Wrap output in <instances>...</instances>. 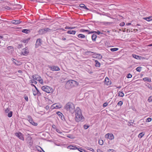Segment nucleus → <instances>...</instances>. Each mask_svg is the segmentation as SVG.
Returning <instances> with one entry per match:
<instances>
[{"label":"nucleus","mask_w":152,"mask_h":152,"mask_svg":"<svg viewBox=\"0 0 152 152\" xmlns=\"http://www.w3.org/2000/svg\"><path fill=\"white\" fill-rule=\"evenodd\" d=\"M52 31V29L48 28H45L39 30L38 32L40 34L42 35L46 34L47 32H51Z\"/></svg>","instance_id":"1"},{"label":"nucleus","mask_w":152,"mask_h":152,"mask_svg":"<svg viewBox=\"0 0 152 152\" xmlns=\"http://www.w3.org/2000/svg\"><path fill=\"white\" fill-rule=\"evenodd\" d=\"M41 89L42 91L48 93L52 92L53 91V89L52 88L47 86L42 87Z\"/></svg>","instance_id":"2"},{"label":"nucleus","mask_w":152,"mask_h":152,"mask_svg":"<svg viewBox=\"0 0 152 152\" xmlns=\"http://www.w3.org/2000/svg\"><path fill=\"white\" fill-rule=\"evenodd\" d=\"M65 108L67 111L73 113L75 111V107L74 105H66Z\"/></svg>","instance_id":"3"},{"label":"nucleus","mask_w":152,"mask_h":152,"mask_svg":"<svg viewBox=\"0 0 152 152\" xmlns=\"http://www.w3.org/2000/svg\"><path fill=\"white\" fill-rule=\"evenodd\" d=\"M75 119L77 122L83 121L84 120V118L83 115L82 114H81L75 116Z\"/></svg>","instance_id":"4"},{"label":"nucleus","mask_w":152,"mask_h":152,"mask_svg":"<svg viewBox=\"0 0 152 152\" xmlns=\"http://www.w3.org/2000/svg\"><path fill=\"white\" fill-rule=\"evenodd\" d=\"M15 135L18 137L20 140L24 141V135L20 132H18L15 133Z\"/></svg>","instance_id":"5"},{"label":"nucleus","mask_w":152,"mask_h":152,"mask_svg":"<svg viewBox=\"0 0 152 152\" xmlns=\"http://www.w3.org/2000/svg\"><path fill=\"white\" fill-rule=\"evenodd\" d=\"M27 118L28 120L31 124L35 126L37 125V124L36 123L34 122L31 117L30 116L28 115Z\"/></svg>","instance_id":"6"},{"label":"nucleus","mask_w":152,"mask_h":152,"mask_svg":"<svg viewBox=\"0 0 152 152\" xmlns=\"http://www.w3.org/2000/svg\"><path fill=\"white\" fill-rule=\"evenodd\" d=\"M67 83L68 84H69L70 85L71 87H72L74 86V85L75 84L77 85L78 83L75 80H71L68 81Z\"/></svg>","instance_id":"7"},{"label":"nucleus","mask_w":152,"mask_h":152,"mask_svg":"<svg viewBox=\"0 0 152 152\" xmlns=\"http://www.w3.org/2000/svg\"><path fill=\"white\" fill-rule=\"evenodd\" d=\"M105 138H108L110 140H113L114 138V135L112 133H107L105 135Z\"/></svg>","instance_id":"8"},{"label":"nucleus","mask_w":152,"mask_h":152,"mask_svg":"<svg viewBox=\"0 0 152 152\" xmlns=\"http://www.w3.org/2000/svg\"><path fill=\"white\" fill-rule=\"evenodd\" d=\"M74 112H75V116L82 114L81 110L79 107H77L76 110H75Z\"/></svg>","instance_id":"9"},{"label":"nucleus","mask_w":152,"mask_h":152,"mask_svg":"<svg viewBox=\"0 0 152 152\" xmlns=\"http://www.w3.org/2000/svg\"><path fill=\"white\" fill-rule=\"evenodd\" d=\"M48 67L52 71H58L60 70L59 68L57 66H50Z\"/></svg>","instance_id":"10"},{"label":"nucleus","mask_w":152,"mask_h":152,"mask_svg":"<svg viewBox=\"0 0 152 152\" xmlns=\"http://www.w3.org/2000/svg\"><path fill=\"white\" fill-rule=\"evenodd\" d=\"M21 52L22 53L23 55H27L28 53V51L26 47L23 49L22 50Z\"/></svg>","instance_id":"11"},{"label":"nucleus","mask_w":152,"mask_h":152,"mask_svg":"<svg viewBox=\"0 0 152 152\" xmlns=\"http://www.w3.org/2000/svg\"><path fill=\"white\" fill-rule=\"evenodd\" d=\"M41 44V39L39 38L37 39L36 43L35 44V46L36 48L37 47L39 46Z\"/></svg>","instance_id":"12"},{"label":"nucleus","mask_w":152,"mask_h":152,"mask_svg":"<svg viewBox=\"0 0 152 152\" xmlns=\"http://www.w3.org/2000/svg\"><path fill=\"white\" fill-rule=\"evenodd\" d=\"M34 80H36L38 81L39 79L41 78V77L37 75H34L32 76Z\"/></svg>","instance_id":"13"},{"label":"nucleus","mask_w":152,"mask_h":152,"mask_svg":"<svg viewBox=\"0 0 152 152\" xmlns=\"http://www.w3.org/2000/svg\"><path fill=\"white\" fill-rule=\"evenodd\" d=\"M67 148L70 150H76L77 149V147L73 145H70L68 146Z\"/></svg>","instance_id":"14"},{"label":"nucleus","mask_w":152,"mask_h":152,"mask_svg":"<svg viewBox=\"0 0 152 152\" xmlns=\"http://www.w3.org/2000/svg\"><path fill=\"white\" fill-rule=\"evenodd\" d=\"M56 114L62 120H63V119L64 118V115L61 112L59 111L57 112Z\"/></svg>","instance_id":"15"},{"label":"nucleus","mask_w":152,"mask_h":152,"mask_svg":"<svg viewBox=\"0 0 152 152\" xmlns=\"http://www.w3.org/2000/svg\"><path fill=\"white\" fill-rule=\"evenodd\" d=\"M21 21L18 20H14L12 21V23L14 24H18L20 23Z\"/></svg>","instance_id":"16"},{"label":"nucleus","mask_w":152,"mask_h":152,"mask_svg":"<svg viewBox=\"0 0 152 152\" xmlns=\"http://www.w3.org/2000/svg\"><path fill=\"white\" fill-rule=\"evenodd\" d=\"M62 107L61 105H56V106L54 107L53 106V105H52L51 107V109H59Z\"/></svg>","instance_id":"17"},{"label":"nucleus","mask_w":152,"mask_h":152,"mask_svg":"<svg viewBox=\"0 0 152 152\" xmlns=\"http://www.w3.org/2000/svg\"><path fill=\"white\" fill-rule=\"evenodd\" d=\"M143 19L148 21H150L152 20V16H149L148 17L143 18Z\"/></svg>","instance_id":"18"},{"label":"nucleus","mask_w":152,"mask_h":152,"mask_svg":"<svg viewBox=\"0 0 152 152\" xmlns=\"http://www.w3.org/2000/svg\"><path fill=\"white\" fill-rule=\"evenodd\" d=\"M132 57L137 59H140L141 56L137 55L135 54H133L132 55Z\"/></svg>","instance_id":"19"},{"label":"nucleus","mask_w":152,"mask_h":152,"mask_svg":"<svg viewBox=\"0 0 152 152\" xmlns=\"http://www.w3.org/2000/svg\"><path fill=\"white\" fill-rule=\"evenodd\" d=\"M76 31L73 30H69L67 31V34L74 35L76 33Z\"/></svg>","instance_id":"20"},{"label":"nucleus","mask_w":152,"mask_h":152,"mask_svg":"<svg viewBox=\"0 0 152 152\" xmlns=\"http://www.w3.org/2000/svg\"><path fill=\"white\" fill-rule=\"evenodd\" d=\"M80 7L83 9H85L87 10H89V9H88L87 7L83 4H80Z\"/></svg>","instance_id":"21"},{"label":"nucleus","mask_w":152,"mask_h":152,"mask_svg":"<svg viewBox=\"0 0 152 152\" xmlns=\"http://www.w3.org/2000/svg\"><path fill=\"white\" fill-rule=\"evenodd\" d=\"M97 37V36L96 34H93L91 36L92 39L93 41H95L96 40V39Z\"/></svg>","instance_id":"22"},{"label":"nucleus","mask_w":152,"mask_h":152,"mask_svg":"<svg viewBox=\"0 0 152 152\" xmlns=\"http://www.w3.org/2000/svg\"><path fill=\"white\" fill-rule=\"evenodd\" d=\"M10 107H11L9 106L6 109H5L4 111L5 113H9L10 112Z\"/></svg>","instance_id":"23"},{"label":"nucleus","mask_w":152,"mask_h":152,"mask_svg":"<svg viewBox=\"0 0 152 152\" xmlns=\"http://www.w3.org/2000/svg\"><path fill=\"white\" fill-rule=\"evenodd\" d=\"M45 100L46 102H47V103L48 104H51L53 103L52 101L48 98H45Z\"/></svg>","instance_id":"24"},{"label":"nucleus","mask_w":152,"mask_h":152,"mask_svg":"<svg viewBox=\"0 0 152 152\" xmlns=\"http://www.w3.org/2000/svg\"><path fill=\"white\" fill-rule=\"evenodd\" d=\"M143 80L144 81H147V82H150L151 81V79L148 77H145L143 78Z\"/></svg>","instance_id":"25"},{"label":"nucleus","mask_w":152,"mask_h":152,"mask_svg":"<svg viewBox=\"0 0 152 152\" xmlns=\"http://www.w3.org/2000/svg\"><path fill=\"white\" fill-rule=\"evenodd\" d=\"M95 66L96 67H99L100 66V64L99 62L98 61L96 60L95 61Z\"/></svg>","instance_id":"26"},{"label":"nucleus","mask_w":152,"mask_h":152,"mask_svg":"<svg viewBox=\"0 0 152 152\" xmlns=\"http://www.w3.org/2000/svg\"><path fill=\"white\" fill-rule=\"evenodd\" d=\"M22 32L26 34H28L30 32V31L27 29H23L22 31Z\"/></svg>","instance_id":"27"},{"label":"nucleus","mask_w":152,"mask_h":152,"mask_svg":"<svg viewBox=\"0 0 152 152\" xmlns=\"http://www.w3.org/2000/svg\"><path fill=\"white\" fill-rule=\"evenodd\" d=\"M78 37L79 38L83 39L85 38V36L84 34H79L78 35Z\"/></svg>","instance_id":"28"},{"label":"nucleus","mask_w":152,"mask_h":152,"mask_svg":"<svg viewBox=\"0 0 152 152\" xmlns=\"http://www.w3.org/2000/svg\"><path fill=\"white\" fill-rule=\"evenodd\" d=\"M7 113V116L8 117L10 118L12 117V111H10V112Z\"/></svg>","instance_id":"29"},{"label":"nucleus","mask_w":152,"mask_h":152,"mask_svg":"<svg viewBox=\"0 0 152 152\" xmlns=\"http://www.w3.org/2000/svg\"><path fill=\"white\" fill-rule=\"evenodd\" d=\"M118 96L120 97H122L124 96V94L122 91H119L118 92Z\"/></svg>","instance_id":"30"},{"label":"nucleus","mask_w":152,"mask_h":152,"mask_svg":"<svg viewBox=\"0 0 152 152\" xmlns=\"http://www.w3.org/2000/svg\"><path fill=\"white\" fill-rule=\"evenodd\" d=\"M44 107L47 110H49V111H51L52 110L51 109V108L50 109H49V107L48 106V105H47L45 106H44Z\"/></svg>","instance_id":"31"},{"label":"nucleus","mask_w":152,"mask_h":152,"mask_svg":"<svg viewBox=\"0 0 152 152\" xmlns=\"http://www.w3.org/2000/svg\"><path fill=\"white\" fill-rule=\"evenodd\" d=\"M145 134L143 132H142L140 133L138 135V137L139 138H142L144 135Z\"/></svg>","instance_id":"32"},{"label":"nucleus","mask_w":152,"mask_h":152,"mask_svg":"<svg viewBox=\"0 0 152 152\" xmlns=\"http://www.w3.org/2000/svg\"><path fill=\"white\" fill-rule=\"evenodd\" d=\"M93 53L92 52L88 51H86L85 52V55H89L91 54V53Z\"/></svg>","instance_id":"33"},{"label":"nucleus","mask_w":152,"mask_h":152,"mask_svg":"<svg viewBox=\"0 0 152 152\" xmlns=\"http://www.w3.org/2000/svg\"><path fill=\"white\" fill-rule=\"evenodd\" d=\"M37 94L38 96H40L41 95V93L39 91L37 88H36Z\"/></svg>","instance_id":"34"},{"label":"nucleus","mask_w":152,"mask_h":152,"mask_svg":"<svg viewBox=\"0 0 152 152\" xmlns=\"http://www.w3.org/2000/svg\"><path fill=\"white\" fill-rule=\"evenodd\" d=\"M118 48H111L110 50L111 51L114 52L118 50Z\"/></svg>","instance_id":"35"},{"label":"nucleus","mask_w":152,"mask_h":152,"mask_svg":"<svg viewBox=\"0 0 152 152\" xmlns=\"http://www.w3.org/2000/svg\"><path fill=\"white\" fill-rule=\"evenodd\" d=\"M78 150L80 152H87L86 150L82 149L81 148H77Z\"/></svg>","instance_id":"36"},{"label":"nucleus","mask_w":152,"mask_h":152,"mask_svg":"<svg viewBox=\"0 0 152 152\" xmlns=\"http://www.w3.org/2000/svg\"><path fill=\"white\" fill-rule=\"evenodd\" d=\"M145 86H147L148 88L149 89L152 90V88L151 87V86L150 84H149L148 83L147 84L145 85Z\"/></svg>","instance_id":"37"},{"label":"nucleus","mask_w":152,"mask_h":152,"mask_svg":"<svg viewBox=\"0 0 152 152\" xmlns=\"http://www.w3.org/2000/svg\"><path fill=\"white\" fill-rule=\"evenodd\" d=\"M80 31L81 32H89V31L88 30H85L84 29H81L80 30Z\"/></svg>","instance_id":"38"},{"label":"nucleus","mask_w":152,"mask_h":152,"mask_svg":"<svg viewBox=\"0 0 152 152\" xmlns=\"http://www.w3.org/2000/svg\"><path fill=\"white\" fill-rule=\"evenodd\" d=\"M86 148L87 150H90L91 151H92V152L94 151V150L93 148H91L87 147H86Z\"/></svg>","instance_id":"39"},{"label":"nucleus","mask_w":152,"mask_h":152,"mask_svg":"<svg viewBox=\"0 0 152 152\" xmlns=\"http://www.w3.org/2000/svg\"><path fill=\"white\" fill-rule=\"evenodd\" d=\"M142 67L140 66H139L137 67L136 69V70L139 72H140L141 70Z\"/></svg>","instance_id":"40"},{"label":"nucleus","mask_w":152,"mask_h":152,"mask_svg":"<svg viewBox=\"0 0 152 152\" xmlns=\"http://www.w3.org/2000/svg\"><path fill=\"white\" fill-rule=\"evenodd\" d=\"M99 143L100 145H102L103 144V140H100L99 141Z\"/></svg>","instance_id":"41"},{"label":"nucleus","mask_w":152,"mask_h":152,"mask_svg":"<svg viewBox=\"0 0 152 152\" xmlns=\"http://www.w3.org/2000/svg\"><path fill=\"white\" fill-rule=\"evenodd\" d=\"M23 98L26 101H27V102L28 101V96L26 95H24L23 96Z\"/></svg>","instance_id":"42"},{"label":"nucleus","mask_w":152,"mask_h":152,"mask_svg":"<svg viewBox=\"0 0 152 152\" xmlns=\"http://www.w3.org/2000/svg\"><path fill=\"white\" fill-rule=\"evenodd\" d=\"M75 28V27H68V26H66L65 27V29H73L74 28Z\"/></svg>","instance_id":"43"},{"label":"nucleus","mask_w":152,"mask_h":152,"mask_svg":"<svg viewBox=\"0 0 152 152\" xmlns=\"http://www.w3.org/2000/svg\"><path fill=\"white\" fill-rule=\"evenodd\" d=\"M152 120V118H148L146 121V122H149L151 121Z\"/></svg>","instance_id":"44"},{"label":"nucleus","mask_w":152,"mask_h":152,"mask_svg":"<svg viewBox=\"0 0 152 152\" xmlns=\"http://www.w3.org/2000/svg\"><path fill=\"white\" fill-rule=\"evenodd\" d=\"M30 83H34L35 84H36L37 83V82L34 79L33 80H30Z\"/></svg>","instance_id":"45"},{"label":"nucleus","mask_w":152,"mask_h":152,"mask_svg":"<svg viewBox=\"0 0 152 152\" xmlns=\"http://www.w3.org/2000/svg\"><path fill=\"white\" fill-rule=\"evenodd\" d=\"M148 101L149 102H152V96H151L148 97Z\"/></svg>","instance_id":"46"},{"label":"nucleus","mask_w":152,"mask_h":152,"mask_svg":"<svg viewBox=\"0 0 152 152\" xmlns=\"http://www.w3.org/2000/svg\"><path fill=\"white\" fill-rule=\"evenodd\" d=\"M38 81H39L40 83L41 84H43V80L41 78H41L40 79H39Z\"/></svg>","instance_id":"47"},{"label":"nucleus","mask_w":152,"mask_h":152,"mask_svg":"<svg viewBox=\"0 0 152 152\" xmlns=\"http://www.w3.org/2000/svg\"><path fill=\"white\" fill-rule=\"evenodd\" d=\"M29 39H24L22 40V42L24 43H26L27 42L29 41Z\"/></svg>","instance_id":"48"},{"label":"nucleus","mask_w":152,"mask_h":152,"mask_svg":"<svg viewBox=\"0 0 152 152\" xmlns=\"http://www.w3.org/2000/svg\"><path fill=\"white\" fill-rule=\"evenodd\" d=\"M33 94L34 96L37 95V90H32Z\"/></svg>","instance_id":"49"},{"label":"nucleus","mask_w":152,"mask_h":152,"mask_svg":"<svg viewBox=\"0 0 152 152\" xmlns=\"http://www.w3.org/2000/svg\"><path fill=\"white\" fill-rule=\"evenodd\" d=\"M89 127V126L87 125H84L83 126L84 128L85 129H87Z\"/></svg>","instance_id":"50"},{"label":"nucleus","mask_w":152,"mask_h":152,"mask_svg":"<svg viewBox=\"0 0 152 152\" xmlns=\"http://www.w3.org/2000/svg\"><path fill=\"white\" fill-rule=\"evenodd\" d=\"M132 75L129 73L127 75L126 77L128 78H131L132 77Z\"/></svg>","instance_id":"51"},{"label":"nucleus","mask_w":152,"mask_h":152,"mask_svg":"<svg viewBox=\"0 0 152 152\" xmlns=\"http://www.w3.org/2000/svg\"><path fill=\"white\" fill-rule=\"evenodd\" d=\"M125 24L124 22H121L120 23V26H124Z\"/></svg>","instance_id":"52"},{"label":"nucleus","mask_w":152,"mask_h":152,"mask_svg":"<svg viewBox=\"0 0 152 152\" xmlns=\"http://www.w3.org/2000/svg\"><path fill=\"white\" fill-rule=\"evenodd\" d=\"M95 32H95V33L97 34L98 35H99L100 34H103V33H101L98 30L97 31H95Z\"/></svg>","instance_id":"53"},{"label":"nucleus","mask_w":152,"mask_h":152,"mask_svg":"<svg viewBox=\"0 0 152 152\" xmlns=\"http://www.w3.org/2000/svg\"><path fill=\"white\" fill-rule=\"evenodd\" d=\"M56 131L58 133L60 134H61L62 133V132H59V130L58 129H56Z\"/></svg>","instance_id":"54"},{"label":"nucleus","mask_w":152,"mask_h":152,"mask_svg":"<svg viewBox=\"0 0 152 152\" xmlns=\"http://www.w3.org/2000/svg\"><path fill=\"white\" fill-rule=\"evenodd\" d=\"M107 152H114V151L112 149H109L107 150Z\"/></svg>","instance_id":"55"},{"label":"nucleus","mask_w":152,"mask_h":152,"mask_svg":"<svg viewBox=\"0 0 152 152\" xmlns=\"http://www.w3.org/2000/svg\"><path fill=\"white\" fill-rule=\"evenodd\" d=\"M15 64H16L17 65H20V63L18 61H17V62H15Z\"/></svg>","instance_id":"56"},{"label":"nucleus","mask_w":152,"mask_h":152,"mask_svg":"<svg viewBox=\"0 0 152 152\" xmlns=\"http://www.w3.org/2000/svg\"><path fill=\"white\" fill-rule=\"evenodd\" d=\"M123 102L121 101H120L118 102L117 104H122Z\"/></svg>","instance_id":"57"},{"label":"nucleus","mask_w":152,"mask_h":152,"mask_svg":"<svg viewBox=\"0 0 152 152\" xmlns=\"http://www.w3.org/2000/svg\"><path fill=\"white\" fill-rule=\"evenodd\" d=\"M31 86L34 87L35 88V89L36 90V88H37L34 85L32 84H31Z\"/></svg>","instance_id":"58"},{"label":"nucleus","mask_w":152,"mask_h":152,"mask_svg":"<svg viewBox=\"0 0 152 152\" xmlns=\"http://www.w3.org/2000/svg\"><path fill=\"white\" fill-rule=\"evenodd\" d=\"M88 32H89L88 34H92V33H93L95 32H95V31H91L90 32L89 31Z\"/></svg>","instance_id":"59"},{"label":"nucleus","mask_w":152,"mask_h":152,"mask_svg":"<svg viewBox=\"0 0 152 152\" xmlns=\"http://www.w3.org/2000/svg\"><path fill=\"white\" fill-rule=\"evenodd\" d=\"M132 121L131 120V122H129V124H130V125H132V124H133V123L134 122V121Z\"/></svg>","instance_id":"60"},{"label":"nucleus","mask_w":152,"mask_h":152,"mask_svg":"<svg viewBox=\"0 0 152 152\" xmlns=\"http://www.w3.org/2000/svg\"><path fill=\"white\" fill-rule=\"evenodd\" d=\"M131 25V23H128L126 24V26H129Z\"/></svg>","instance_id":"61"},{"label":"nucleus","mask_w":152,"mask_h":152,"mask_svg":"<svg viewBox=\"0 0 152 152\" xmlns=\"http://www.w3.org/2000/svg\"><path fill=\"white\" fill-rule=\"evenodd\" d=\"M132 108L133 110L134 111H136V110H135V108L133 106H132Z\"/></svg>","instance_id":"62"},{"label":"nucleus","mask_w":152,"mask_h":152,"mask_svg":"<svg viewBox=\"0 0 152 152\" xmlns=\"http://www.w3.org/2000/svg\"><path fill=\"white\" fill-rule=\"evenodd\" d=\"M12 48V46H9L7 47V49L8 50H10Z\"/></svg>","instance_id":"63"},{"label":"nucleus","mask_w":152,"mask_h":152,"mask_svg":"<svg viewBox=\"0 0 152 152\" xmlns=\"http://www.w3.org/2000/svg\"><path fill=\"white\" fill-rule=\"evenodd\" d=\"M18 72L19 73H22V72L20 70H19L18 71Z\"/></svg>","instance_id":"64"}]
</instances>
